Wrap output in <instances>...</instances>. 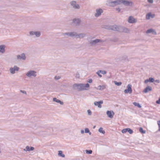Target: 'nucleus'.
Masks as SVG:
<instances>
[{"label":"nucleus","mask_w":160,"mask_h":160,"mask_svg":"<svg viewBox=\"0 0 160 160\" xmlns=\"http://www.w3.org/2000/svg\"><path fill=\"white\" fill-rule=\"evenodd\" d=\"M89 84L87 83L86 84H75L73 85V88H77V89L78 91H81L84 90H87L86 88H88Z\"/></svg>","instance_id":"obj_1"},{"label":"nucleus","mask_w":160,"mask_h":160,"mask_svg":"<svg viewBox=\"0 0 160 160\" xmlns=\"http://www.w3.org/2000/svg\"><path fill=\"white\" fill-rule=\"evenodd\" d=\"M120 0H117L114 1L109 0L107 4L110 7H114L120 4Z\"/></svg>","instance_id":"obj_2"},{"label":"nucleus","mask_w":160,"mask_h":160,"mask_svg":"<svg viewBox=\"0 0 160 160\" xmlns=\"http://www.w3.org/2000/svg\"><path fill=\"white\" fill-rule=\"evenodd\" d=\"M120 4L122 3L126 6L132 7L134 3L131 1H128L126 0H120Z\"/></svg>","instance_id":"obj_3"},{"label":"nucleus","mask_w":160,"mask_h":160,"mask_svg":"<svg viewBox=\"0 0 160 160\" xmlns=\"http://www.w3.org/2000/svg\"><path fill=\"white\" fill-rule=\"evenodd\" d=\"M105 28L114 31H119L118 28L116 25L113 26H107L106 25L105 26Z\"/></svg>","instance_id":"obj_4"},{"label":"nucleus","mask_w":160,"mask_h":160,"mask_svg":"<svg viewBox=\"0 0 160 160\" xmlns=\"http://www.w3.org/2000/svg\"><path fill=\"white\" fill-rule=\"evenodd\" d=\"M26 75L28 77L31 76L35 77L37 76L36 72L35 71L30 70L27 72Z\"/></svg>","instance_id":"obj_5"},{"label":"nucleus","mask_w":160,"mask_h":160,"mask_svg":"<svg viewBox=\"0 0 160 160\" xmlns=\"http://www.w3.org/2000/svg\"><path fill=\"white\" fill-rule=\"evenodd\" d=\"M132 92V85L131 84H128L127 86V88L124 90V92L125 93L131 94Z\"/></svg>","instance_id":"obj_6"},{"label":"nucleus","mask_w":160,"mask_h":160,"mask_svg":"<svg viewBox=\"0 0 160 160\" xmlns=\"http://www.w3.org/2000/svg\"><path fill=\"white\" fill-rule=\"evenodd\" d=\"M70 4L74 9H79L80 8L79 5L77 4L75 1H72L71 2Z\"/></svg>","instance_id":"obj_7"},{"label":"nucleus","mask_w":160,"mask_h":160,"mask_svg":"<svg viewBox=\"0 0 160 160\" xmlns=\"http://www.w3.org/2000/svg\"><path fill=\"white\" fill-rule=\"evenodd\" d=\"M76 32H68L64 33L63 34V36L67 35L68 37H75Z\"/></svg>","instance_id":"obj_8"},{"label":"nucleus","mask_w":160,"mask_h":160,"mask_svg":"<svg viewBox=\"0 0 160 160\" xmlns=\"http://www.w3.org/2000/svg\"><path fill=\"white\" fill-rule=\"evenodd\" d=\"M96 13L95 14V16L98 17L101 15V13L103 12V10L101 8L97 9L96 10Z\"/></svg>","instance_id":"obj_9"},{"label":"nucleus","mask_w":160,"mask_h":160,"mask_svg":"<svg viewBox=\"0 0 160 160\" xmlns=\"http://www.w3.org/2000/svg\"><path fill=\"white\" fill-rule=\"evenodd\" d=\"M102 40L99 39H96L94 40H91L90 41V43L92 45H94L97 43L100 42H102Z\"/></svg>","instance_id":"obj_10"},{"label":"nucleus","mask_w":160,"mask_h":160,"mask_svg":"<svg viewBox=\"0 0 160 160\" xmlns=\"http://www.w3.org/2000/svg\"><path fill=\"white\" fill-rule=\"evenodd\" d=\"M19 68L16 66H14L13 68H10V72L12 74L15 73V71H18Z\"/></svg>","instance_id":"obj_11"},{"label":"nucleus","mask_w":160,"mask_h":160,"mask_svg":"<svg viewBox=\"0 0 160 160\" xmlns=\"http://www.w3.org/2000/svg\"><path fill=\"white\" fill-rule=\"evenodd\" d=\"M29 34L31 36L35 35L36 37H39L41 35V32L39 31L34 32L31 31L29 32Z\"/></svg>","instance_id":"obj_12"},{"label":"nucleus","mask_w":160,"mask_h":160,"mask_svg":"<svg viewBox=\"0 0 160 160\" xmlns=\"http://www.w3.org/2000/svg\"><path fill=\"white\" fill-rule=\"evenodd\" d=\"M17 59L18 60H25L26 59V57L25 54L24 53L21 54V55H18L17 56Z\"/></svg>","instance_id":"obj_13"},{"label":"nucleus","mask_w":160,"mask_h":160,"mask_svg":"<svg viewBox=\"0 0 160 160\" xmlns=\"http://www.w3.org/2000/svg\"><path fill=\"white\" fill-rule=\"evenodd\" d=\"M106 114L108 117L110 118H112L114 115V113L112 111L108 110L107 111Z\"/></svg>","instance_id":"obj_14"},{"label":"nucleus","mask_w":160,"mask_h":160,"mask_svg":"<svg viewBox=\"0 0 160 160\" xmlns=\"http://www.w3.org/2000/svg\"><path fill=\"white\" fill-rule=\"evenodd\" d=\"M81 22V20L78 18H74L73 20V22L75 24L76 26L79 25Z\"/></svg>","instance_id":"obj_15"},{"label":"nucleus","mask_w":160,"mask_h":160,"mask_svg":"<svg viewBox=\"0 0 160 160\" xmlns=\"http://www.w3.org/2000/svg\"><path fill=\"white\" fill-rule=\"evenodd\" d=\"M86 36V34L84 33H80L78 34L76 32L75 36L74 37L76 38H82Z\"/></svg>","instance_id":"obj_16"},{"label":"nucleus","mask_w":160,"mask_h":160,"mask_svg":"<svg viewBox=\"0 0 160 160\" xmlns=\"http://www.w3.org/2000/svg\"><path fill=\"white\" fill-rule=\"evenodd\" d=\"M34 148L32 147H29L28 146L26 147L23 150L25 151H33L34 150Z\"/></svg>","instance_id":"obj_17"},{"label":"nucleus","mask_w":160,"mask_h":160,"mask_svg":"<svg viewBox=\"0 0 160 160\" xmlns=\"http://www.w3.org/2000/svg\"><path fill=\"white\" fill-rule=\"evenodd\" d=\"M103 103L102 101H100L98 102L95 101L94 102V104L95 106H98V107L99 108H101L102 107L101 105Z\"/></svg>","instance_id":"obj_18"},{"label":"nucleus","mask_w":160,"mask_h":160,"mask_svg":"<svg viewBox=\"0 0 160 160\" xmlns=\"http://www.w3.org/2000/svg\"><path fill=\"white\" fill-rule=\"evenodd\" d=\"M152 88L151 87L148 86L144 89L143 92L145 93H147L149 91H152Z\"/></svg>","instance_id":"obj_19"},{"label":"nucleus","mask_w":160,"mask_h":160,"mask_svg":"<svg viewBox=\"0 0 160 160\" xmlns=\"http://www.w3.org/2000/svg\"><path fill=\"white\" fill-rule=\"evenodd\" d=\"M128 22L129 23H133L135 22V19L132 16H130L128 19Z\"/></svg>","instance_id":"obj_20"},{"label":"nucleus","mask_w":160,"mask_h":160,"mask_svg":"<svg viewBox=\"0 0 160 160\" xmlns=\"http://www.w3.org/2000/svg\"><path fill=\"white\" fill-rule=\"evenodd\" d=\"M147 33H152L153 34L156 35V32L152 29H148L146 32Z\"/></svg>","instance_id":"obj_21"},{"label":"nucleus","mask_w":160,"mask_h":160,"mask_svg":"<svg viewBox=\"0 0 160 160\" xmlns=\"http://www.w3.org/2000/svg\"><path fill=\"white\" fill-rule=\"evenodd\" d=\"M5 46L4 45H0V50L2 53H4L5 52Z\"/></svg>","instance_id":"obj_22"},{"label":"nucleus","mask_w":160,"mask_h":160,"mask_svg":"<svg viewBox=\"0 0 160 160\" xmlns=\"http://www.w3.org/2000/svg\"><path fill=\"white\" fill-rule=\"evenodd\" d=\"M53 101L56 102L58 103H59L61 105H62L63 104V103L59 99H57L56 98H53Z\"/></svg>","instance_id":"obj_23"},{"label":"nucleus","mask_w":160,"mask_h":160,"mask_svg":"<svg viewBox=\"0 0 160 160\" xmlns=\"http://www.w3.org/2000/svg\"><path fill=\"white\" fill-rule=\"evenodd\" d=\"M95 88H96L97 89L99 90H103L104 89H105L106 88L105 86L104 85L101 86L100 85L98 87Z\"/></svg>","instance_id":"obj_24"},{"label":"nucleus","mask_w":160,"mask_h":160,"mask_svg":"<svg viewBox=\"0 0 160 160\" xmlns=\"http://www.w3.org/2000/svg\"><path fill=\"white\" fill-rule=\"evenodd\" d=\"M58 155L63 158L65 157V155L62 154V151H58Z\"/></svg>","instance_id":"obj_25"},{"label":"nucleus","mask_w":160,"mask_h":160,"mask_svg":"<svg viewBox=\"0 0 160 160\" xmlns=\"http://www.w3.org/2000/svg\"><path fill=\"white\" fill-rule=\"evenodd\" d=\"M152 15L151 14V13H148L147 14H146V19H148L150 18V17H152V18H153L152 17Z\"/></svg>","instance_id":"obj_26"},{"label":"nucleus","mask_w":160,"mask_h":160,"mask_svg":"<svg viewBox=\"0 0 160 160\" xmlns=\"http://www.w3.org/2000/svg\"><path fill=\"white\" fill-rule=\"evenodd\" d=\"M133 104L135 106H137L139 108H140L141 107V106L140 105L139 103L137 102H133Z\"/></svg>","instance_id":"obj_27"},{"label":"nucleus","mask_w":160,"mask_h":160,"mask_svg":"<svg viewBox=\"0 0 160 160\" xmlns=\"http://www.w3.org/2000/svg\"><path fill=\"white\" fill-rule=\"evenodd\" d=\"M139 131L140 132L143 134L145 133L146 132V131L145 130H144L143 128L141 127H140L139 128Z\"/></svg>","instance_id":"obj_28"},{"label":"nucleus","mask_w":160,"mask_h":160,"mask_svg":"<svg viewBox=\"0 0 160 160\" xmlns=\"http://www.w3.org/2000/svg\"><path fill=\"white\" fill-rule=\"evenodd\" d=\"M98 131L99 132H100V133H102V134H104L105 133V132L104 131V130H103V128L101 127L100 128L99 130H98Z\"/></svg>","instance_id":"obj_29"},{"label":"nucleus","mask_w":160,"mask_h":160,"mask_svg":"<svg viewBox=\"0 0 160 160\" xmlns=\"http://www.w3.org/2000/svg\"><path fill=\"white\" fill-rule=\"evenodd\" d=\"M114 84L118 86H120L122 84V82H117L116 81H114Z\"/></svg>","instance_id":"obj_30"},{"label":"nucleus","mask_w":160,"mask_h":160,"mask_svg":"<svg viewBox=\"0 0 160 160\" xmlns=\"http://www.w3.org/2000/svg\"><path fill=\"white\" fill-rule=\"evenodd\" d=\"M127 132L130 134H132L133 132V130L130 128H127Z\"/></svg>","instance_id":"obj_31"},{"label":"nucleus","mask_w":160,"mask_h":160,"mask_svg":"<svg viewBox=\"0 0 160 160\" xmlns=\"http://www.w3.org/2000/svg\"><path fill=\"white\" fill-rule=\"evenodd\" d=\"M123 32L125 33H127L129 32V30L127 28H123Z\"/></svg>","instance_id":"obj_32"},{"label":"nucleus","mask_w":160,"mask_h":160,"mask_svg":"<svg viewBox=\"0 0 160 160\" xmlns=\"http://www.w3.org/2000/svg\"><path fill=\"white\" fill-rule=\"evenodd\" d=\"M86 153L87 154H91L92 153V150H86Z\"/></svg>","instance_id":"obj_33"},{"label":"nucleus","mask_w":160,"mask_h":160,"mask_svg":"<svg viewBox=\"0 0 160 160\" xmlns=\"http://www.w3.org/2000/svg\"><path fill=\"white\" fill-rule=\"evenodd\" d=\"M149 82H153L154 81V79L153 78H150L148 79Z\"/></svg>","instance_id":"obj_34"},{"label":"nucleus","mask_w":160,"mask_h":160,"mask_svg":"<svg viewBox=\"0 0 160 160\" xmlns=\"http://www.w3.org/2000/svg\"><path fill=\"white\" fill-rule=\"evenodd\" d=\"M99 72H100V73H101L103 74H106L107 73V72L104 70H99Z\"/></svg>","instance_id":"obj_35"},{"label":"nucleus","mask_w":160,"mask_h":160,"mask_svg":"<svg viewBox=\"0 0 160 160\" xmlns=\"http://www.w3.org/2000/svg\"><path fill=\"white\" fill-rule=\"evenodd\" d=\"M127 132V128L123 129L122 131V133H125Z\"/></svg>","instance_id":"obj_36"},{"label":"nucleus","mask_w":160,"mask_h":160,"mask_svg":"<svg viewBox=\"0 0 160 160\" xmlns=\"http://www.w3.org/2000/svg\"><path fill=\"white\" fill-rule=\"evenodd\" d=\"M158 124L159 127L158 131L160 132V120L158 121Z\"/></svg>","instance_id":"obj_37"},{"label":"nucleus","mask_w":160,"mask_h":160,"mask_svg":"<svg viewBox=\"0 0 160 160\" xmlns=\"http://www.w3.org/2000/svg\"><path fill=\"white\" fill-rule=\"evenodd\" d=\"M89 130L88 128H85V132L86 133H88V132H89Z\"/></svg>","instance_id":"obj_38"},{"label":"nucleus","mask_w":160,"mask_h":160,"mask_svg":"<svg viewBox=\"0 0 160 160\" xmlns=\"http://www.w3.org/2000/svg\"><path fill=\"white\" fill-rule=\"evenodd\" d=\"M87 112H88V115H91L92 112L90 110H89V109L87 111Z\"/></svg>","instance_id":"obj_39"},{"label":"nucleus","mask_w":160,"mask_h":160,"mask_svg":"<svg viewBox=\"0 0 160 160\" xmlns=\"http://www.w3.org/2000/svg\"><path fill=\"white\" fill-rule=\"evenodd\" d=\"M61 78V77L59 76H55L54 77L55 79L56 80H58Z\"/></svg>","instance_id":"obj_40"},{"label":"nucleus","mask_w":160,"mask_h":160,"mask_svg":"<svg viewBox=\"0 0 160 160\" xmlns=\"http://www.w3.org/2000/svg\"><path fill=\"white\" fill-rule=\"evenodd\" d=\"M127 58V57L126 56V55H125V56H124L122 57V60H126Z\"/></svg>","instance_id":"obj_41"},{"label":"nucleus","mask_w":160,"mask_h":160,"mask_svg":"<svg viewBox=\"0 0 160 160\" xmlns=\"http://www.w3.org/2000/svg\"><path fill=\"white\" fill-rule=\"evenodd\" d=\"M100 72H99V70L97 72V74L100 77H102V76L100 74Z\"/></svg>","instance_id":"obj_42"},{"label":"nucleus","mask_w":160,"mask_h":160,"mask_svg":"<svg viewBox=\"0 0 160 160\" xmlns=\"http://www.w3.org/2000/svg\"><path fill=\"white\" fill-rule=\"evenodd\" d=\"M92 79H88V83H91L92 82Z\"/></svg>","instance_id":"obj_43"},{"label":"nucleus","mask_w":160,"mask_h":160,"mask_svg":"<svg viewBox=\"0 0 160 160\" xmlns=\"http://www.w3.org/2000/svg\"><path fill=\"white\" fill-rule=\"evenodd\" d=\"M20 92H21L22 93H24V94H27L26 92V91H23V90H20Z\"/></svg>","instance_id":"obj_44"},{"label":"nucleus","mask_w":160,"mask_h":160,"mask_svg":"<svg viewBox=\"0 0 160 160\" xmlns=\"http://www.w3.org/2000/svg\"><path fill=\"white\" fill-rule=\"evenodd\" d=\"M156 103L157 104H160V99L159 98L158 100H157L156 101Z\"/></svg>","instance_id":"obj_45"},{"label":"nucleus","mask_w":160,"mask_h":160,"mask_svg":"<svg viewBox=\"0 0 160 160\" xmlns=\"http://www.w3.org/2000/svg\"><path fill=\"white\" fill-rule=\"evenodd\" d=\"M148 1L151 3H152L153 2V0H148Z\"/></svg>","instance_id":"obj_46"},{"label":"nucleus","mask_w":160,"mask_h":160,"mask_svg":"<svg viewBox=\"0 0 160 160\" xmlns=\"http://www.w3.org/2000/svg\"><path fill=\"white\" fill-rule=\"evenodd\" d=\"M148 82H149V79H146V80H145L144 81V82L145 83H147Z\"/></svg>","instance_id":"obj_47"},{"label":"nucleus","mask_w":160,"mask_h":160,"mask_svg":"<svg viewBox=\"0 0 160 160\" xmlns=\"http://www.w3.org/2000/svg\"><path fill=\"white\" fill-rule=\"evenodd\" d=\"M116 10L117 11H118V12H119L120 11V9L119 8H116Z\"/></svg>","instance_id":"obj_48"},{"label":"nucleus","mask_w":160,"mask_h":160,"mask_svg":"<svg viewBox=\"0 0 160 160\" xmlns=\"http://www.w3.org/2000/svg\"><path fill=\"white\" fill-rule=\"evenodd\" d=\"M155 81V82L158 83H159L160 82V80H156Z\"/></svg>","instance_id":"obj_49"},{"label":"nucleus","mask_w":160,"mask_h":160,"mask_svg":"<svg viewBox=\"0 0 160 160\" xmlns=\"http://www.w3.org/2000/svg\"><path fill=\"white\" fill-rule=\"evenodd\" d=\"M81 132L82 134H83L84 133V131L83 130H82L81 131Z\"/></svg>","instance_id":"obj_50"},{"label":"nucleus","mask_w":160,"mask_h":160,"mask_svg":"<svg viewBox=\"0 0 160 160\" xmlns=\"http://www.w3.org/2000/svg\"><path fill=\"white\" fill-rule=\"evenodd\" d=\"M114 42H116L118 41V39L117 38L113 40Z\"/></svg>","instance_id":"obj_51"},{"label":"nucleus","mask_w":160,"mask_h":160,"mask_svg":"<svg viewBox=\"0 0 160 160\" xmlns=\"http://www.w3.org/2000/svg\"><path fill=\"white\" fill-rule=\"evenodd\" d=\"M88 133L89 135L91 134V132H90V131L89 132H88Z\"/></svg>","instance_id":"obj_52"},{"label":"nucleus","mask_w":160,"mask_h":160,"mask_svg":"<svg viewBox=\"0 0 160 160\" xmlns=\"http://www.w3.org/2000/svg\"><path fill=\"white\" fill-rule=\"evenodd\" d=\"M95 127H96V126H94L93 127V128H94Z\"/></svg>","instance_id":"obj_53"},{"label":"nucleus","mask_w":160,"mask_h":160,"mask_svg":"<svg viewBox=\"0 0 160 160\" xmlns=\"http://www.w3.org/2000/svg\"><path fill=\"white\" fill-rule=\"evenodd\" d=\"M1 153V150L0 149V153Z\"/></svg>","instance_id":"obj_54"},{"label":"nucleus","mask_w":160,"mask_h":160,"mask_svg":"<svg viewBox=\"0 0 160 160\" xmlns=\"http://www.w3.org/2000/svg\"><path fill=\"white\" fill-rule=\"evenodd\" d=\"M1 52V51L0 50V52Z\"/></svg>","instance_id":"obj_55"},{"label":"nucleus","mask_w":160,"mask_h":160,"mask_svg":"<svg viewBox=\"0 0 160 160\" xmlns=\"http://www.w3.org/2000/svg\"><path fill=\"white\" fill-rule=\"evenodd\" d=\"M160 99V98H159Z\"/></svg>","instance_id":"obj_56"}]
</instances>
